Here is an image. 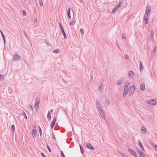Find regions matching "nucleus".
<instances>
[{"label":"nucleus","mask_w":157,"mask_h":157,"mask_svg":"<svg viewBox=\"0 0 157 157\" xmlns=\"http://www.w3.org/2000/svg\"><path fill=\"white\" fill-rule=\"evenodd\" d=\"M138 152L139 153V154H140V153H142L141 150L139 148L138 149Z\"/></svg>","instance_id":"nucleus-44"},{"label":"nucleus","mask_w":157,"mask_h":157,"mask_svg":"<svg viewBox=\"0 0 157 157\" xmlns=\"http://www.w3.org/2000/svg\"><path fill=\"white\" fill-rule=\"evenodd\" d=\"M135 90V87L134 85H132L130 88L129 95L130 96H132Z\"/></svg>","instance_id":"nucleus-3"},{"label":"nucleus","mask_w":157,"mask_h":157,"mask_svg":"<svg viewBox=\"0 0 157 157\" xmlns=\"http://www.w3.org/2000/svg\"><path fill=\"white\" fill-rule=\"evenodd\" d=\"M156 157H157V156H156Z\"/></svg>","instance_id":"nucleus-62"},{"label":"nucleus","mask_w":157,"mask_h":157,"mask_svg":"<svg viewBox=\"0 0 157 157\" xmlns=\"http://www.w3.org/2000/svg\"><path fill=\"white\" fill-rule=\"evenodd\" d=\"M123 3V1H121L119 2L117 6L118 7H120L122 5Z\"/></svg>","instance_id":"nucleus-22"},{"label":"nucleus","mask_w":157,"mask_h":157,"mask_svg":"<svg viewBox=\"0 0 157 157\" xmlns=\"http://www.w3.org/2000/svg\"><path fill=\"white\" fill-rule=\"evenodd\" d=\"M138 144L141 149L143 151L144 150V148L140 140H138Z\"/></svg>","instance_id":"nucleus-14"},{"label":"nucleus","mask_w":157,"mask_h":157,"mask_svg":"<svg viewBox=\"0 0 157 157\" xmlns=\"http://www.w3.org/2000/svg\"><path fill=\"white\" fill-rule=\"evenodd\" d=\"M35 21H37V20H35Z\"/></svg>","instance_id":"nucleus-60"},{"label":"nucleus","mask_w":157,"mask_h":157,"mask_svg":"<svg viewBox=\"0 0 157 157\" xmlns=\"http://www.w3.org/2000/svg\"><path fill=\"white\" fill-rule=\"evenodd\" d=\"M118 7L116 6V7L113 8L112 11V13H113L115 12L118 9Z\"/></svg>","instance_id":"nucleus-25"},{"label":"nucleus","mask_w":157,"mask_h":157,"mask_svg":"<svg viewBox=\"0 0 157 157\" xmlns=\"http://www.w3.org/2000/svg\"><path fill=\"white\" fill-rule=\"evenodd\" d=\"M139 155L140 157H145L144 154L143 152L139 154Z\"/></svg>","instance_id":"nucleus-40"},{"label":"nucleus","mask_w":157,"mask_h":157,"mask_svg":"<svg viewBox=\"0 0 157 157\" xmlns=\"http://www.w3.org/2000/svg\"><path fill=\"white\" fill-rule=\"evenodd\" d=\"M140 72H141L143 71V70L144 69V67L142 65V62L141 61H140Z\"/></svg>","instance_id":"nucleus-20"},{"label":"nucleus","mask_w":157,"mask_h":157,"mask_svg":"<svg viewBox=\"0 0 157 157\" xmlns=\"http://www.w3.org/2000/svg\"><path fill=\"white\" fill-rule=\"evenodd\" d=\"M90 78H91L90 80L91 81H92L93 79V76L92 75H91L90 76Z\"/></svg>","instance_id":"nucleus-53"},{"label":"nucleus","mask_w":157,"mask_h":157,"mask_svg":"<svg viewBox=\"0 0 157 157\" xmlns=\"http://www.w3.org/2000/svg\"><path fill=\"white\" fill-rule=\"evenodd\" d=\"M4 79L3 77L2 76V75L0 74V79Z\"/></svg>","instance_id":"nucleus-49"},{"label":"nucleus","mask_w":157,"mask_h":157,"mask_svg":"<svg viewBox=\"0 0 157 157\" xmlns=\"http://www.w3.org/2000/svg\"><path fill=\"white\" fill-rule=\"evenodd\" d=\"M58 156V157H59L58 156Z\"/></svg>","instance_id":"nucleus-61"},{"label":"nucleus","mask_w":157,"mask_h":157,"mask_svg":"<svg viewBox=\"0 0 157 157\" xmlns=\"http://www.w3.org/2000/svg\"><path fill=\"white\" fill-rule=\"evenodd\" d=\"M150 144L152 146V145H154L155 146V145H155V143H151V142H150Z\"/></svg>","instance_id":"nucleus-50"},{"label":"nucleus","mask_w":157,"mask_h":157,"mask_svg":"<svg viewBox=\"0 0 157 157\" xmlns=\"http://www.w3.org/2000/svg\"><path fill=\"white\" fill-rule=\"evenodd\" d=\"M23 32L24 33V36L26 37L27 39H28V36H27V34L26 32L24 30H23Z\"/></svg>","instance_id":"nucleus-32"},{"label":"nucleus","mask_w":157,"mask_h":157,"mask_svg":"<svg viewBox=\"0 0 157 157\" xmlns=\"http://www.w3.org/2000/svg\"><path fill=\"white\" fill-rule=\"evenodd\" d=\"M23 116H24V117L26 119H27V116L26 114L25 113V112H23Z\"/></svg>","instance_id":"nucleus-39"},{"label":"nucleus","mask_w":157,"mask_h":157,"mask_svg":"<svg viewBox=\"0 0 157 157\" xmlns=\"http://www.w3.org/2000/svg\"><path fill=\"white\" fill-rule=\"evenodd\" d=\"M148 15H145L144 16V20L145 21V24H147L148 23Z\"/></svg>","instance_id":"nucleus-15"},{"label":"nucleus","mask_w":157,"mask_h":157,"mask_svg":"<svg viewBox=\"0 0 157 157\" xmlns=\"http://www.w3.org/2000/svg\"><path fill=\"white\" fill-rule=\"evenodd\" d=\"M103 87V86L102 84L101 85V86H99L98 88V90L99 91L101 90L102 89V88Z\"/></svg>","instance_id":"nucleus-38"},{"label":"nucleus","mask_w":157,"mask_h":157,"mask_svg":"<svg viewBox=\"0 0 157 157\" xmlns=\"http://www.w3.org/2000/svg\"><path fill=\"white\" fill-rule=\"evenodd\" d=\"M39 128L40 135V136H42V129L40 126H39Z\"/></svg>","instance_id":"nucleus-36"},{"label":"nucleus","mask_w":157,"mask_h":157,"mask_svg":"<svg viewBox=\"0 0 157 157\" xmlns=\"http://www.w3.org/2000/svg\"><path fill=\"white\" fill-rule=\"evenodd\" d=\"M145 87V83L144 82H142L140 85V89L142 91L144 90Z\"/></svg>","instance_id":"nucleus-11"},{"label":"nucleus","mask_w":157,"mask_h":157,"mask_svg":"<svg viewBox=\"0 0 157 157\" xmlns=\"http://www.w3.org/2000/svg\"><path fill=\"white\" fill-rule=\"evenodd\" d=\"M128 75L129 77H131L134 75L133 72L131 71H130L128 72Z\"/></svg>","instance_id":"nucleus-16"},{"label":"nucleus","mask_w":157,"mask_h":157,"mask_svg":"<svg viewBox=\"0 0 157 157\" xmlns=\"http://www.w3.org/2000/svg\"><path fill=\"white\" fill-rule=\"evenodd\" d=\"M125 33L124 35L122 36V38L123 39H125L126 38V34H126L125 33Z\"/></svg>","instance_id":"nucleus-46"},{"label":"nucleus","mask_w":157,"mask_h":157,"mask_svg":"<svg viewBox=\"0 0 157 157\" xmlns=\"http://www.w3.org/2000/svg\"><path fill=\"white\" fill-rule=\"evenodd\" d=\"M23 13L24 16L26 15V12L25 10H23Z\"/></svg>","instance_id":"nucleus-47"},{"label":"nucleus","mask_w":157,"mask_h":157,"mask_svg":"<svg viewBox=\"0 0 157 157\" xmlns=\"http://www.w3.org/2000/svg\"><path fill=\"white\" fill-rule=\"evenodd\" d=\"M124 56H125V58L127 59H129V57L128 55L127 54H125L124 55Z\"/></svg>","instance_id":"nucleus-43"},{"label":"nucleus","mask_w":157,"mask_h":157,"mask_svg":"<svg viewBox=\"0 0 157 157\" xmlns=\"http://www.w3.org/2000/svg\"><path fill=\"white\" fill-rule=\"evenodd\" d=\"M96 106L97 108V109H98V108L101 107V104L100 103V102L99 101H98V100H97V101Z\"/></svg>","instance_id":"nucleus-18"},{"label":"nucleus","mask_w":157,"mask_h":157,"mask_svg":"<svg viewBox=\"0 0 157 157\" xmlns=\"http://www.w3.org/2000/svg\"><path fill=\"white\" fill-rule=\"evenodd\" d=\"M11 128L12 129V130H13V131L14 132V130H15V128L14 125L13 124L12 125V126H11Z\"/></svg>","instance_id":"nucleus-41"},{"label":"nucleus","mask_w":157,"mask_h":157,"mask_svg":"<svg viewBox=\"0 0 157 157\" xmlns=\"http://www.w3.org/2000/svg\"><path fill=\"white\" fill-rule=\"evenodd\" d=\"M80 31L82 34L83 35L84 33V31L83 29H80Z\"/></svg>","instance_id":"nucleus-35"},{"label":"nucleus","mask_w":157,"mask_h":157,"mask_svg":"<svg viewBox=\"0 0 157 157\" xmlns=\"http://www.w3.org/2000/svg\"><path fill=\"white\" fill-rule=\"evenodd\" d=\"M61 153L62 157H65L64 153H63V151H61Z\"/></svg>","instance_id":"nucleus-42"},{"label":"nucleus","mask_w":157,"mask_h":157,"mask_svg":"<svg viewBox=\"0 0 157 157\" xmlns=\"http://www.w3.org/2000/svg\"><path fill=\"white\" fill-rule=\"evenodd\" d=\"M155 147L157 148V145H155Z\"/></svg>","instance_id":"nucleus-57"},{"label":"nucleus","mask_w":157,"mask_h":157,"mask_svg":"<svg viewBox=\"0 0 157 157\" xmlns=\"http://www.w3.org/2000/svg\"><path fill=\"white\" fill-rule=\"evenodd\" d=\"M86 146L88 148L92 150H94L95 149L92 146V145L90 144H88L86 143Z\"/></svg>","instance_id":"nucleus-8"},{"label":"nucleus","mask_w":157,"mask_h":157,"mask_svg":"<svg viewBox=\"0 0 157 157\" xmlns=\"http://www.w3.org/2000/svg\"><path fill=\"white\" fill-rule=\"evenodd\" d=\"M128 151L131 154L134 155L135 157H137V155L136 152L132 149L129 147L128 149Z\"/></svg>","instance_id":"nucleus-6"},{"label":"nucleus","mask_w":157,"mask_h":157,"mask_svg":"<svg viewBox=\"0 0 157 157\" xmlns=\"http://www.w3.org/2000/svg\"><path fill=\"white\" fill-rule=\"evenodd\" d=\"M123 155H124L123 153H121V156H122V157H123Z\"/></svg>","instance_id":"nucleus-56"},{"label":"nucleus","mask_w":157,"mask_h":157,"mask_svg":"<svg viewBox=\"0 0 157 157\" xmlns=\"http://www.w3.org/2000/svg\"><path fill=\"white\" fill-rule=\"evenodd\" d=\"M122 157H127L126 155H123Z\"/></svg>","instance_id":"nucleus-55"},{"label":"nucleus","mask_w":157,"mask_h":157,"mask_svg":"<svg viewBox=\"0 0 157 157\" xmlns=\"http://www.w3.org/2000/svg\"><path fill=\"white\" fill-rule=\"evenodd\" d=\"M51 112H52H52H53V109H52V110H51Z\"/></svg>","instance_id":"nucleus-59"},{"label":"nucleus","mask_w":157,"mask_h":157,"mask_svg":"<svg viewBox=\"0 0 157 157\" xmlns=\"http://www.w3.org/2000/svg\"><path fill=\"white\" fill-rule=\"evenodd\" d=\"M36 131L35 129H33L32 130V136L33 138L36 136Z\"/></svg>","instance_id":"nucleus-13"},{"label":"nucleus","mask_w":157,"mask_h":157,"mask_svg":"<svg viewBox=\"0 0 157 157\" xmlns=\"http://www.w3.org/2000/svg\"><path fill=\"white\" fill-rule=\"evenodd\" d=\"M52 139H53L54 140H56V138L55 136L54 135V134H53V136H52Z\"/></svg>","instance_id":"nucleus-51"},{"label":"nucleus","mask_w":157,"mask_h":157,"mask_svg":"<svg viewBox=\"0 0 157 157\" xmlns=\"http://www.w3.org/2000/svg\"><path fill=\"white\" fill-rule=\"evenodd\" d=\"M109 101L108 100H107L105 103V105L106 107L107 106H108L109 105Z\"/></svg>","instance_id":"nucleus-27"},{"label":"nucleus","mask_w":157,"mask_h":157,"mask_svg":"<svg viewBox=\"0 0 157 157\" xmlns=\"http://www.w3.org/2000/svg\"><path fill=\"white\" fill-rule=\"evenodd\" d=\"M13 59L15 61H18L21 58V56L17 53L13 56Z\"/></svg>","instance_id":"nucleus-4"},{"label":"nucleus","mask_w":157,"mask_h":157,"mask_svg":"<svg viewBox=\"0 0 157 157\" xmlns=\"http://www.w3.org/2000/svg\"><path fill=\"white\" fill-rule=\"evenodd\" d=\"M129 84H130V83H129V81H127V82H126L125 83L124 88H129L128 87V85H129Z\"/></svg>","instance_id":"nucleus-21"},{"label":"nucleus","mask_w":157,"mask_h":157,"mask_svg":"<svg viewBox=\"0 0 157 157\" xmlns=\"http://www.w3.org/2000/svg\"><path fill=\"white\" fill-rule=\"evenodd\" d=\"M149 39L152 40H153V36L152 33H151L149 37Z\"/></svg>","instance_id":"nucleus-34"},{"label":"nucleus","mask_w":157,"mask_h":157,"mask_svg":"<svg viewBox=\"0 0 157 157\" xmlns=\"http://www.w3.org/2000/svg\"><path fill=\"white\" fill-rule=\"evenodd\" d=\"M79 146L80 147V149L81 150V152L82 153H83L84 152V148L81 144H79Z\"/></svg>","instance_id":"nucleus-23"},{"label":"nucleus","mask_w":157,"mask_h":157,"mask_svg":"<svg viewBox=\"0 0 157 157\" xmlns=\"http://www.w3.org/2000/svg\"><path fill=\"white\" fill-rule=\"evenodd\" d=\"M151 9V8L150 7V6L149 4H147L146 6V10H149Z\"/></svg>","instance_id":"nucleus-37"},{"label":"nucleus","mask_w":157,"mask_h":157,"mask_svg":"<svg viewBox=\"0 0 157 157\" xmlns=\"http://www.w3.org/2000/svg\"><path fill=\"white\" fill-rule=\"evenodd\" d=\"M67 14L68 18L69 19L71 18V8H69L67 11Z\"/></svg>","instance_id":"nucleus-17"},{"label":"nucleus","mask_w":157,"mask_h":157,"mask_svg":"<svg viewBox=\"0 0 157 157\" xmlns=\"http://www.w3.org/2000/svg\"><path fill=\"white\" fill-rule=\"evenodd\" d=\"M60 50L59 49H55L53 50V52L55 53H58L60 52Z\"/></svg>","instance_id":"nucleus-26"},{"label":"nucleus","mask_w":157,"mask_h":157,"mask_svg":"<svg viewBox=\"0 0 157 157\" xmlns=\"http://www.w3.org/2000/svg\"><path fill=\"white\" fill-rule=\"evenodd\" d=\"M1 34L2 35V37L4 43V44H6V40H5V36H4V35L3 33H2V34Z\"/></svg>","instance_id":"nucleus-30"},{"label":"nucleus","mask_w":157,"mask_h":157,"mask_svg":"<svg viewBox=\"0 0 157 157\" xmlns=\"http://www.w3.org/2000/svg\"><path fill=\"white\" fill-rule=\"evenodd\" d=\"M56 121V118H55L53 119L51 124V127L52 128L55 125Z\"/></svg>","instance_id":"nucleus-12"},{"label":"nucleus","mask_w":157,"mask_h":157,"mask_svg":"<svg viewBox=\"0 0 157 157\" xmlns=\"http://www.w3.org/2000/svg\"><path fill=\"white\" fill-rule=\"evenodd\" d=\"M98 109L103 119L104 120L105 119V113H104L103 110L102 109L101 107Z\"/></svg>","instance_id":"nucleus-2"},{"label":"nucleus","mask_w":157,"mask_h":157,"mask_svg":"<svg viewBox=\"0 0 157 157\" xmlns=\"http://www.w3.org/2000/svg\"><path fill=\"white\" fill-rule=\"evenodd\" d=\"M147 103L150 104L152 105H155L157 104V102L155 101L154 99H152L150 101H148Z\"/></svg>","instance_id":"nucleus-7"},{"label":"nucleus","mask_w":157,"mask_h":157,"mask_svg":"<svg viewBox=\"0 0 157 157\" xmlns=\"http://www.w3.org/2000/svg\"><path fill=\"white\" fill-rule=\"evenodd\" d=\"M29 106L30 109H32V110H33V107L31 105H30Z\"/></svg>","instance_id":"nucleus-52"},{"label":"nucleus","mask_w":157,"mask_h":157,"mask_svg":"<svg viewBox=\"0 0 157 157\" xmlns=\"http://www.w3.org/2000/svg\"><path fill=\"white\" fill-rule=\"evenodd\" d=\"M47 148L48 149V150L50 152H51V149L50 148L49 146L48 145H47Z\"/></svg>","instance_id":"nucleus-45"},{"label":"nucleus","mask_w":157,"mask_h":157,"mask_svg":"<svg viewBox=\"0 0 157 157\" xmlns=\"http://www.w3.org/2000/svg\"><path fill=\"white\" fill-rule=\"evenodd\" d=\"M59 25L60 29L62 31V33L64 36L65 39H67V37L66 35V33L64 31V29L63 27V26H62V24L60 22H59Z\"/></svg>","instance_id":"nucleus-1"},{"label":"nucleus","mask_w":157,"mask_h":157,"mask_svg":"<svg viewBox=\"0 0 157 157\" xmlns=\"http://www.w3.org/2000/svg\"><path fill=\"white\" fill-rule=\"evenodd\" d=\"M151 10V9L146 10V13L147 14V15H149Z\"/></svg>","instance_id":"nucleus-31"},{"label":"nucleus","mask_w":157,"mask_h":157,"mask_svg":"<svg viewBox=\"0 0 157 157\" xmlns=\"http://www.w3.org/2000/svg\"><path fill=\"white\" fill-rule=\"evenodd\" d=\"M41 155L43 157H46L44 154L42 152L41 153Z\"/></svg>","instance_id":"nucleus-48"},{"label":"nucleus","mask_w":157,"mask_h":157,"mask_svg":"<svg viewBox=\"0 0 157 157\" xmlns=\"http://www.w3.org/2000/svg\"><path fill=\"white\" fill-rule=\"evenodd\" d=\"M129 88H124V92L123 93V95L124 97H125L127 95L128 92L129 91Z\"/></svg>","instance_id":"nucleus-9"},{"label":"nucleus","mask_w":157,"mask_h":157,"mask_svg":"<svg viewBox=\"0 0 157 157\" xmlns=\"http://www.w3.org/2000/svg\"><path fill=\"white\" fill-rule=\"evenodd\" d=\"M47 117H48V120L49 121H50L51 120V117L50 112L49 111L48 112V113L47 115Z\"/></svg>","instance_id":"nucleus-19"},{"label":"nucleus","mask_w":157,"mask_h":157,"mask_svg":"<svg viewBox=\"0 0 157 157\" xmlns=\"http://www.w3.org/2000/svg\"><path fill=\"white\" fill-rule=\"evenodd\" d=\"M125 78L124 77H122L120 80H118L117 82V84L118 85H120L123 82Z\"/></svg>","instance_id":"nucleus-10"},{"label":"nucleus","mask_w":157,"mask_h":157,"mask_svg":"<svg viewBox=\"0 0 157 157\" xmlns=\"http://www.w3.org/2000/svg\"><path fill=\"white\" fill-rule=\"evenodd\" d=\"M76 23V21L75 20H74L72 21H71L70 23V25H74Z\"/></svg>","instance_id":"nucleus-29"},{"label":"nucleus","mask_w":157,"mask_h":157,"mask_svg":"<svg viewBox=\"0 0 157 157\" xmlns=\"http://www.w3.org/2000/svg\"><path fill=\"white\" fill-rule=\"evenodd\" d=\"M39 3L40 6H43V4L42 0H39Z\"/></svg>","instance_id":"nucleus-33"},{"label":"nucleus","mask_w":157,"mask_h":157,"mask_svg":"<svg viewBox=\"0 0 157 157\" xmlns=\"http://www.w3.org/2000/svg\"><path fill=\"white\" fill-rule=\"evenodd\" d=\"M40 104V99L38 98H36V99L35 106L36 109V110H38L39 108V105Z\"/></svg>","instance_id":"nucleus-5"},{"label":"nucleus","mask_w":157,"mask_h":157,"mask_svg":"<svg viewBox=\"0 0 157 157\" xmlns=\"http://www.w3.org/2000/svg\"><path fill=\"white\" fill-rule=\"evenodd\" d=\"M141 131L144 133H145L146 131V128L144 126L142 127L141 128Z\"/></svg>","instance_id":"nucleus-24"},{"label":"nucleus","mask_w":157,"mask_h":157,"mask_svg":"<svg viewBox=\"0 0 157 157\" xmlns=\"http://www.w3.org/2000/svg\"><path fill=\"white\" fill-rule=\"evenodd\" d=\"M0 31L1 33V34H2V33H3L1 30H0Z\"/></svg>","instance_id":"nucleus-58"},{"label":"nucleus","mask_w":157,"mask_h":157,"mask_svg":"<svg viewBox=\"0 0 157 157\" xmlns=\"http://www.w3.org/2000/svg\"><path fill=\"white\" fill-rule=\"evenodd\" d=\"M156 51V47L155 46H154L153 47V48L152 50V52L153 53H155Z\"/></svg>","instance_id":"nucleus-28"},{"label":"nucleus","mask_w":157,"mask_h":157,"mask_svg":"<svg viewBox=\"0 0 157 157\" xmlns=\"http://www.w3.org/2000/svg\"><path fill=\"white\" fill-rule=\"evenodd\" d=\"M63 81L64 82H65V83H66V84H67V82H66V81L64 79H63Z\"/></svg>","instance_id":"nucleus-54"}]
</instances>
